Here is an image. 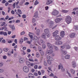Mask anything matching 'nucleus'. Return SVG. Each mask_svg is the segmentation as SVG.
<instances>
[{
  "label": "nucleus",
  "instance_id": "nucleus-1",
  "mask_svg": "<svg viewBox=\"0 0 78 78\" xmlns=\"http://www.w3.org/2000/svg\"><path fill=\"white\" fill-rule=\"evenodd\" d=\"M65 21L67 24L70 23L72 22V18H71V17L69 16H66Z\"/></svg>",
  "mask_w": 78,
  "mask_h": 78
},
{
  "label": "nucleus",
  "instance_id": "nucleus-2",
  "mask_svg": "<svg viewBox=\"0 0 78 78\" xmlns=\"http://www.w3.org/2000/svg\"><path fill=\"white\" fill-rule=\"evenodd\" d=\"M44 31L45 34L48 37H49L50 36V33L49 32V30L48 28L45 29L44 30Z\"/></svg>",
  "mask_w": 78,
  "mask_h": 78
},
{
  "label": "nucleus",
  "instance_id": "nucleus-3",
  "mask_svg": "<svg viewBox=\"0 0 78 78\" xmlns=\"http://www.w3.org/2000/svg\"><path fill=\"white\" fill-rule=\"evenodd\" d=\"M38 50L41 55H42V56H43V55H44V52L43 51H42V48L41 47H39L38 48Z\"/></svg>",
  "mask_w": 78,
  "mask_h": 78
},
{
  "label": "nucleus",
  "instance_id": "nucleus-4",
  "mask_svg": "<svg viewBox=\"0 0 78 78\" xmlns=\"http://www.w3.org/2000/svg\"><path fill=\"white\" fill-rule=\"evenodd\" d=\"M59 14V11L56 10H54L52 12V14L53 16H57Z\"/></svg>",
  "mask_w": 78,
  "mask_h": 78
},
{
  "label": "nucleus",
  "instance_id": "nucleus-5",
  "mask_svg": "<svg viewBox=\"0 0 78 78\" xmlns=\"http://www.w3.org/2000/svg\"><path fill=\"white\" fill-rule=\"evenodd\" d=\"M23 71L25 73H28L29 72V68L27 66H24L23 68Z\"/></svg>",
  "mask_w": 78,
  "mask_h": 78
},
{
  "label": "nucleus",
  "instance_id": "nucleus-6",
  "mask_svg": "<svg viewBox=\"0 0 78 78\" xmlns=\"http://www.w3.org/2000/svg\"><path fill=\"white\" fill-rule=\"evenodd\" d=\"M62 39V38L59 35H57L55 37V41H61Z\"/></svg>",
  "mask_w": 78,
  "mask_h": 78
},
{
  "label": "nucleus",
  "instance_id": "nucleus-7",
  "mask_svg": "<svg viewBox=\"0 0 78 78\" xmlns=\"http://www.w3.org/2000/svg\"><path fill=\"white\" fill-rule=\"evenodd\" d=\"M58 34V30H56L53 33V37H56Z\"/></svg>",
  "mask_w": 78,
  "mask_h": 78
},
{
  "label": "nucleus",
  "instance_id": "nucleus-8",
  "mask_svg": "<svg viewBox=\"0 0 78 78\" xmlns=\"http://www.w3.org/2000/svg\"><path fill=\"white\" fill-rule=\"evenodd\" d=\"M53 3V0H47L46 5H50Z\"/></svg>",
  "mask_w": 78,
  "mask_h": 78
},
{
  "label": "nucleus",
  "instance_id": "nucleus-9",
  "mask_svg": "<svg viewBox=\"0 0 78 78\" xmlns=\"http://www.w3.org/2000/svg\"><path fill=\"white\" fill-rule=\"evenodd\" d=\"M62 20V18H57L55 19V22L56 23H58L61 22Z\"/></svg>",
  "mask_w": 78,
  "mask_h": 78
},
{
  "label": "nucleus",
  "instance_id": "nucleus-10",
  "mask_svg": "<svg viewBox=\"0 0 78 78\" xmlns=\"http://www.w3.org/2000/svg\"><path fill=\"white\" fill-rule=\"evenodd\" d=\"M75 35H76V34L75 33H72L70 34L69 35V36L71 38H73V37H74L75 36Z\"/></svg>",
  "mask_w": 78,
  "mask_h": 78
},
{
  "label": "nucleus",
  "instance_id": "nucleus-11",
  "mask_svg": "<svg viewBox=\"0 0 78 78\" xmlns=\"http://www.w3.org/2000/svg\"><path fill=\"white\" fill-rule=\"evenodd\" d=\"M60 67L61 69L62 72H64V69L63 68V66L62 65L60 64V65H58V69H60Z\"/></svg>",
  "mask_w": 78,
  "mask_h": 78
},
{
  "label": "nucleus",
  "instance_id": "nucleus-12",
  "mask_svg": "<svg viewBox=\"0 0 78 78\" xmlns=\"http://www.w3.org/2000/svg\"><path fill=\"white\" fill-rule=\"evenodd\" d=\"M47 46L49 49H51V50H52V49H53V46H52V45L50 43H48Z\"/></svg>",
  "mask_w": 78,
  "mask_h": 78
},
{
  "label": "nucleus",
  "instance_id": "nucleus-13",
  "mask_svg": "<svg viewBox=\"0 0 78 78\" xmlns=\"http://www.w3.org/2000/svg\"><path fill=\"white\" fill-rule=\"evenodd\" d=\"M53 52V51L52 50H49L46 51V53L47 54H48V55H50V54H51Z\"/></svg>",
  "mask_w": 78,
  "mask_h": 78
},
{
  "label": "nucleus",
  "instance_id": "nucleus-14",
  "mask_svg": "<svg viewBox=\"0 0 78 78\" xmlns=\"http://www.w3.org/2000/svg\"><path fill=\"white\" fill-rule=\"evenodd\" d=\"M34 41L35 42H37L39 41V38H38L37 37L34 36Z\"/></svg>",
  "mask_w": 78,
  "mask_h": 78
},
{
  "label": "nucleus",
  "instance_id": "nucleus-15",
  "mask_svg": "<svg viewBox=\"0 0 78 78\" xmlns=\"http://www.w3.org/2000/svg\"><path fill=\"white\" fill-rule=\"evenodd\" d=\"M55 44L56 45H61L62 44V42L61 41H55Z\"/></svg>",
  "mask_w": 78,
  "mask_h": 78
},
{
  "label": "nucleus",
  "instance_id": "nucleus-16",
  "mask_svg": "<svg viewBox=\"0 0 78 78\" xmlns=\"http://www.w3.org/2000/svg\"><path fill=\"white\" fill-rule=\"evenodd\" d=\"M64 35H65V33L64 31H62L60 32V36L62 37H64Z\"/></svg>",
  "mask_w": 78,
  "mask_h": 78
},
{
  "label": "nucleus",
  "instance_id": "nucleus-17",
  "mask_svg": "<svg viewBox=\"0 0 78 78\" xmlns=\"http://www.w3.org/2000/svg\"><path fill=\"white\" fill-rule=\"evenodd\" d=\"M28 76L29 78H34V75L33 74L30 73L28 75Z\"/></svg>",
  "mask_w": 78,
  "mask_h": 78
},
{
  "label": "nucleus",
  "instance_id": "nucleus-18",
  "mask_svg": "<svg viewBox=\"0 0 78 78\" xmlns=\"http://www.w3.org/2000/svg\"><path fill=\"white\" fill-rule=\"evenodd\" d=\"M24 61H25L24 59L22 58H20L19 60V62L20 63H23Z\"/></svg>",
  "mask_w": 78,
  "mask_h": 78
},
{
  "label": "nucleus",
  "instance_id": "nucleus-19",
  "mask_svg": "<svg viewBox=\"0 0 78 78\" xmlns=\"http://www.w3.org/2000/svg\"><path fill=\"white\" fill-rule=\"evenodd\" d=\"M47 58L50 61H53V58L48 55L47 56Z\"/></svg>",
  "mask_w": 78,
  "mask_h": 78
},
{
  "label": "nucleus",
  "instance_id": "nucleus-20",
  "mask_svg": "<svg viewBox=\"0 0 78 78\" xmlns=\"http://www.w3.org/2000/svg\"><path fill=\"white\" fill-rule=\"evenodd\" d=\"M9 27L11 28L12 30H15V27L13 25H10Z\"/></svg>",
  "mask_w": 78,
  "mask_h": 78
},
{
  "label": "nucleus",
  "instance_id": "nucleus-21",
  "mask_svg": "<svg viewBox=\"0 0 78 78\" xmlns=\"http://www.w3.org/2000/svg\"><path fill=\"white\" fill-rule=\"evenodd\" d=\"M34 17L35 18H37L38 17V16H37V12H36L35 13Z\"/></svg>",
  "mask_w": 78,
  "mask_h": 78
},
{
  "label": "nucleus",
  "instance_id": "nucleus-22",
  "mask_svg": "<svg viewBox=\"0 0 78 78\" xmlns=\"http://www.w3.org/2000/svg\"><path fill=\"white\" fill-rule=\"evenodd\" d=\"M41 37H42V38L44 39H46V36H45V34L44 33H43L42 34Z\"/></svg>",
  "mask_w": 78,
  "mask_h": 78
},
{
  "label": "nucleus",
  "instance_id": "nucleus-23",
  "mask_svg": "<svg viewBox=\"0 0 78 78\" xmlns=\"http://www.w3.org/2000/svg\"><path fill=\"white\" fill-rule=\"evenodd\" d=\"M29 61H31V62H34V61L33 59V57L31 56L30 58H29Z\"/></svg>",
  "mask_w": 78,
  "mask_h": 78
},
{
  "label": "nucleus",
  "instance_id": "nucleus-24",
  "mask_svg": "<svg viewBox=\"0 0 78 78\" xmlns=\"http://www.w3.org/2000/svg\"><path fill=\"white\" fill-rule=\"evenodd\" d=\"M70 57V56L69 55H66L65 56V58L66 59H69Z\"/></svg>",
  "mask_w": 78,
  "mask_h": 78
},
{
  "label": "nucleus",
  "instance_id": "nucleus-25",
  "mask_svg": "<svg viewBox=\"0 0 78 78\" xmlns=\"http://www.w3.org/2000/svg\"><path fill=\"white\" fill-rule=\"evenodd\" d=\"M54 23H53V22L52 21H50L49 23V26H52V25H53V24Z\"/></svg>",
  "mask_w": 78,
  "mask_h": 78
},
{
  "label": "nucleus",
  "instance_id": "nucleus-26",
  "mask_svg": "<svg viewBox=\"0 0 78 78\" xmlns=\"http://www.w3.org/2000/svg\"><path fill=\"white\" fill-rule=\"evenodd\" d=\"M72 63H73L72 66L73 67H74V68H75V67H76V63H75V62H72Z\"/></svg>",
  "mask_w": 78,
  "mask_h": 78
},
{
  "label": "nucleus",
  "instance_id": "nucleus-27",
  "mask_svg": "<svg viewBox=\"0 0 78 78\" xmlns=\"http://www.w3.org/2000/svg\"><path fill=\"white\" fill-rule=\"evenodd\" d=\"M39 32H40V30L39 29H37V36H39Z\"/></svg>",
  "mask_w": 78,
  "mask_h": 78
},
{
  "label": "nucleus",
  "instance_id": "nucleus-28",
  "mask_svg": "<svg viewBox=\"0 0 78 78\" xmlns=\"http://www.w3.org/2000/svg\"><path fill=\"white\" fill-rule=\"evenodd\" d=\"M66 48L67 50H68V49H70V46H69V45H67L66 46Z\"/></svg>",
  "mask_w": 78,
  "mask_h": 78
},
{
  "label": "nucleus",
  "instance_id": "nucleus-29",
  "mask_svg": "<svg viewBox=\"0 0 78 78\" xmlns=\"http://www.w3.org/2000/svg\"><path fill=\"white\" fill-rule=\"evenodd\" d=\"M61 51H62V53L64 55H66L67 54V51H64L62 49H61Z\"/></svg>",
  "mask_w": 78,
  "mask_h": 78
},
{
  "label": "nucleus",
  "instance_id": "nucleus-30",
  "mask_svg": "<svg viewBox=\"0 0 78 78\" xmlns=\"http://www.w3.org/2000/svg\"><path fill=\"white\" fill-rule=\"evenodd\" d=\"M9 50L8 48H5L3 49V51L5 52H7Z\"/></svg>",
  "mask_w": 78,
  "mask_h": 78
},
{
  "label": "nucleus",
  "instance_id": "nucleus-31",
  "mask_svg": "<svg viewBox=\"0 0 78 78\" xmlns=\"http://www.w3.org/2000/svg\"><path fill=\"white\" fill-rule=\"evenodd\" d=\"M38 4H39V2L37 0L34 3V5H37Z\"/></svg>",
  "mask_w": 78,
  "mask_h": 78
},
{
  "label": "nucleus",
  "instance_id": "nucleus-32",
  "mask_svg": "<svg viewBox=\"0 0 78 78\" xmlns=\"http://www.w3.org/2000/svg\"><path fill=\"white\" fill-rule=\"evenodd\" d=\"M68 12V10H62V12L64 13H67V12Z\"/></svg>",
  "mask_w": 78,
  "mask_h": 78
},
{
  "label": "nucleus",
  "instance_id": "nucleus-33",
  "mask_svg": "<svg viewBox=\"0 0 78 78\" xmlns=\"http://www.w3.org/2000/svg\"><path fill=\"white\" fill-rule=\"evenodd\" d=\"M7 55L9 56H10L11 55V52L10 51H9V52L7 53Z\"/></svg>",
  "mask_w": 78,
  "mask_h": 78
},
{
  "label": "nucleus",
  "instance_id": "nucleus-34",
  "mask_svg": "<svg viewBox=\"0 0 78 78\" xmlns=\"http://www.w3.org/2000/svg\"><path fill=\"white\" fill-rule=\"evenodd\" d=\"M40 43L42 44L45 43V41H44L43 40H41L40 41Z\"/></svg>",
  "mask_w": 78,
  "mask_h": 78
},
{
  "label": "nucleus",
  "instance_id": "nucleus-35",
  "mask_svg": "<svg viewBox=\"0 0 78 78\" xmlns=\"http://www.w3.org/2000/svg\"><path fill=\"white\" fill-rule=\"evenodd\" d=\"M70 71H71V73H73V74H74V73H75V70H73V69H71Z\"/></svg>",
  "mask_w": 78,
  "mask_h": 78
},
{
  "label": "nucleus",
  "instance_id": "nucleus-36",
  "mask_svg": "<svg viewBox=\"0 0 78 78\" xmlns=\"http://www.w3.org/2000/svg\"><path fill=\"white\" fill-rule=\"evenodd\" d=\"M17 11L19 13V14H21L22 13V11H21V10L18 9Z\"/></svg>",
  "mask_w": 78,
  "mask_h": 78
},
{
  "label": "nucleus",
  "instance_id": "nucleus-37",
  "mask_svg": "<svg viewBox=\"0 0 78 78\" xmlns=\"http://www.w3.org/2000/svg\"><path fill=\"white\" fill-rule=\"evenodd\" d=\"M42 47L43 49H45L46 48V46L44 44H43L42 45Z\"/></svg>",
  "mask_w": 78,
  "mask_h": 78
},
{
  "label": "nucleus",
  "instance_id": "nucleus-38",
  "mask_svg": "<svg viewBox=\"0 0 78 78\" xmlns=\"http://www.w3.org/2000/svg\"><path fill=\"white\" fill-rule=\"evenodd\" d=\"M40 55H39V53L38 52H37L36 54V56L37 57V58H39V57Z\"/></svg>",
  "mask_w": 78,
  "mask_h": 78
},
{
  "label": "nucleus",
  "instance_id": "nucleus-39",
  "mask_svg": "<svg viewBox=\"0 0 78 78\" xmlns=\"http://www.w3.org/2000/svg\"><path fill=\"white\" fill-rule=\"evenodd\" d=\"M29 36L30 37V39H33V35L31 34H29Z\"/></svg>",
  "mask_w": 78,
  "mask_h": 78
},
{
  "label": "nucleus",
  "instance_id": "nucleus-40",
  "mask_svg": "<svg viewBox=\"0 0 78 78\" xmlns=\"http://www.w3.org/2000/svg\"><path fill=\"white\" fill-rule=\"evenodd\" d=\"M3 35H4V36H7V35H8V34L6 32H4L3 33Z\"/></svg>",
  "mask_w": 78,
  "mask_h": 78
},
{
  "label": "nucleus",
  "instance_id": "nucleus-41",
  "mask_svg": "<svg viewBox=\"0 0 78 78\" xmlns=\"http://www.w3.org/2000/svg\"><path fill=\"white\" fill-rule=\"evenodd\" d=\"M50 61L52 60H47L48 63V64L50 65L51 64V62Z\"/></svg>",
  "mask_w": 78,
  "mask_h": 78
},
{
  "label": "nucleus",
  "instance_id": "nucleus-42",
  "mask_svg": "<svg viewBox=\"0 0 78 78\" xmlns=\"http://www.w3.org/2000/svg\"><path fill=\"white\" fill-rule=\"evenodd\" d=\"M26 15H25V14H24L22 16V17L23 18V19H25V18H26Z\"/></svg>",
  "mask_w": 78,
  "mask_h": 78
},
{
  "label": "nucleus",
  "instance_id": "nucleus-43",
  "mask_svg": "<svg viewBox=\"0 0 78 78\" xmlns=\"http://www.w3.org/2000/svg\"><path fill=\"white\" fill-rule=\"evenodd\" d=\"M74 48V49H75V50H76V51H78V47H75Z\"/></svg>",
  "mask_w": 78,
  "mask_h": 78
},
{
  "label": "nucleus",
  "instance_id": "nucleus-44",
  "mask_svg": "<svg viewBox=\"0 0 78 78\" xmlns=\"http://www.w3.org/2000/svg\"><path fill=\"white\" fill-rule=\"evenodd\" d=\"M0 20H4V21H5L6 20H5V19L4 18H1L0 19Z\"/></svg>",
  "mask_w": 78,
  "mask_h": 78
},
{
  "label": "nucleus",
  "instance_id": "nucleus-45",
  "mask_svg": "<svg viewBox=\"0 0 78 78\" xmlns=\"http://www.w3.org/2000/svg\"><path fill=\"white\" fill-rule=\"evenodd\" d=\"M32 22L33 23H34L36 22V20L34 18L32 19Z\"/></svg>",
  "mask_w": 78,
  "mask_h": 78
},
{
  "label": "nucleus",
  "instance_id": "nucleus-46",
  "mask_svg": "<svg viewBox=\"0 0 78 78\" xmlns=\"http://www.w3.org/2000/svg\"><path fill=\"white\" fill-rule=\"evenodd\" d=\"M20 42L21 43L23 42V39L22 38H21L20 40Z\"/></svg>",
  "mask_w": 78,
  "mask_h": 78
},
{
  "label": "nucleus",
  "instance_id": "nucleus-47",
  "mask_svg": "<svg viewBox=\"0 0 78 78\" xmlns=\"http://www.w3.org/2000/svg\"><path fill=\"white\" fill-rule=\"evenodd\" d=\"M77 9H78V7H76L75 8H74L73 9V11H76Z\"/></svg>",
  "mask_w": 78,
  "mask_h": 78
},
{
  "label": "nucleus",
  "instance_id": "nucleus-48",
  "mask_svg": "<svg viewBox=\"0 0 78 78\" xmlns=\"http://www.w3.org/2000/svg\"><path fill=\"white\" fill-rule=\"evenodd\" d=\"M67 73L68 74V76H69V77H71V75H70V74L68 72V71H67Z\"/></svg>",
  "mask_w": 78,
  "mask_h": 78
},
{
  "label": "nucleus",
  "instance_id": "nucleus-49",
  "mask_svg": "<svg viewBox=\"0 0 78 78\" xmlns=\"http://www.w3.org/2000/svg\"><path fill=\"white\" fill-rule=\"evenodd\" d=\"M25 33V32L23 31L20 34L21 35H23V34H24Z\"/></svg>",
  "mask_w": 78,
  "mask_h": 78
},
{
  "label": "nucleus",
  "instance_id": "nucleus-50",
  "mask_svg": "<svg viewBox=\"0 0 78 78\" xmlns=\"http://www.w3.org/2000/svg\"><path fill=\"white\" fill-rule=\"evenodd\" d=\"M14 19V17H11V18H9L8 19L9 20H12V19Z\"/></svg>",
  "mask_w": 78,
  "mask_h": 78
},
{
  "label": "nucleus",
  "instance_id": "nucleus-51",
  "mask_svg": "<svg viewBox=\"0 0 78 78\" xmlns=\"http://www.w3.org/2000/svg\"><path fill=\"white\" fill-rule=\"evenodd\" d=\"M41 72L42 74H43V73H45V71H44V70L43 69L41 70Z\"/></svg>",
  "mask_w": 78,
  "mask_h": 78
},
{
  "label": "nucleus",
  "instance_id": "nucleus-52",
  "mask_svg": "<svg viewBox=\"0 0 78 78\" xmlns=\"http://www.w3.org/2000/svg\"><path fill=\"white\" fill-rule=\"evenodd\" d=\"M55 49L56 50H58V47L56 46H55L54 47Z\"/></svg>",
  "mask_w": 78,
  "mask_h": 78
},
{
  "label": "nucleus",
  "instance_id": "nucleus-53",
  "mask_svg": "<svg viewBox=\"0 0 78 78\" xmlns=\"http://www.w3.org/2000/svg\"><path fill=\"white\" fill-rule=\"evenodd\" d=\"M6 42V41L5 40H3L2 41V43H3V44H5Z\"/></svg>",
  "mask_w": 78,
  "mask_h": 78
},
{
  "label": "nucleus",
  "instance_id": "nucleus-54",
  "mask_svg": "<svg viewBox=\"0 0 78 78\" xmlns=\"http://www.w3.org/2000/svg\"><path fill=\"white\" fill-rule=\"evenodd\" d=\"M3 70L2 69H0V73H2V72H3Z\"/></svg>",
  "mask_w": 78,
  "mask_h": 78
},
{
  "label": "nucleus",
  "instance_id": "nucleus-55",
  "mask_svg": "<svg viewBox=\"0 0 78 78\" xmlns=\"http://www.w3.org/2000/svg\"><path fill=\"white\" fill-rule=\"evenodd\" d=\"M9 5V3L8 2H6L5 3V6H7Z\"/></svg>",
  "mask_w": 78,
  "mask_h": 78
},
{
  "label": "nucleus",
  "instance_id": "nucleus-56",
  "mask_svg": "<svg viewBox=\"0 0 78 78\" xmlns=\"http://www.w3.org/2000/svg\"><path fill=\"white\" fill-rule=\"evenodd\" d=\"M27 51L28 53H30L31 52V50L30 49H28L27 50Z\"/></svg>",
  "mask_w": 78,
  "mask_h": 78
},
{
  "label": "nucleus",
  "instance_id": "nucleus-57",
  "mask_svg": "<svg viewBox=\"0 0 78 78\" xmlns=\"http://www.w3.org/2000/svg\"><path fill=\"white\" fill-rule=\"evenodd\" d=\"M3 66V64L2 63L0 62V67H2Z\"/></svg>",
  "mask_w": 78,
  "mask_h": 78
},
{
  "label": "nucleus",
  "instance_id": "nucleus-58",
  "mask_svg": "<svg viewBox=\"0 0 78 78\" xmlns=\"http://www.w3.org/2000/svg\"><path fill=\"white\" fill-rule=\"evenodd\" d=\"M4 32L3 31H0V35H2V34H3V33Z\"/></svg>",
  "mask_w": 78,
  "mask_h": 78
},
{
  "label": "nucleus",
  "instance_id": "nucleus-59",
  "mask_svg": "<svg viewBox=\"0 0 78 78\" xmlns=\"http://www.w3.org/2000/svg\"><path fill=\"white\" fill-rule=\"evenodd\" d=\"M11 11V8H10V7H8V12L9 13V11Z\"/></svg>",
  "mask_w": 78,
  "mask_h": 78
},
{
  "label": "nucleus",
  "instance_id": "nucleus-60",
  "mask_svg": "<svg viewBox=\"0 0 78 78\" xmlns=\"http://www.w3.org/2000/svg\"><path fill=\"white\" fill-rule=\"evenodd\" d=\"M20 22L19 20H17L16 21V23H20Z\"/></svg>",
  "mask_w": 78,
  "mask_h": 78
},
{
  "label": "nucleus",
  "instance_id": "nucleus-61",
  "mask_svg": "<svg viewBox=\"0 0 78 78\" xmlns=\"http://www.w3.org/2000/svg\"><path fill=\"white\" fill-rule=\"evenodd\" d=\"M44 65L45 66H47V63L46 62H44Z\"/></svg>",
  "mask_w": 78,
  "mask_h": 78
},
{
  "label": "nucleus",
  "instance_id": "nucleus-62",
  "mask_svg": "<svg viewBox=\"0 0 78 78\" xmlns=\"http://www.w3.org/2000/svg\"><path fill=\"white\" fill-rule=\"evenodd\" d=\"M6 2V1L5 0H3L2 2V3L4 4Z\"/></svg>",
  "mask_w": 78,
  "mask_h": 78
},
{
  "label": "nucleus",
  "instance_id": "nucleus-63",
  "mask_svg": "<svg viewBox=\"0 0 78 78\" xmlns=\"http://www.w3.org/2000/svg\"><path fill=\"white\" fill-rule=\"evenodd\" d=\"M34 75H35V76H37L38 75V74H37V73H34Z\"/></svg>",
  "mask_w": 78,
  "mask_h": 78
},
{
  "label": "nucleus",
  "instance_id": "nucleus-64",
  "mask_svg": "<svg viewBox=\"0 0 78 78\" xmlns=\"http://www.w3.org/2000/svg\"><path fill=\"white\" fill-rule=\"evenodd\" d=\"M15 6H16V2L13 4V7L14 8H15Z\"/></svg>",
  "mask_w": 78,
  "mask_h": 78
}]
</instances>
